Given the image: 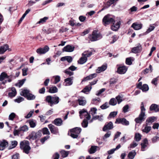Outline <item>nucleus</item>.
<instances>
[{"label":"nucleus","instance_id":"obj_23","mask_svg":"<svg viewBox=\"0 0 159 159\" xmlns=\"http://www.w3.org/2000/svg\"><path fill=\"white\" fill-rule=\"evenodd\" d=\"M131 27L135 30H138L142 28V24H138L137 22L134 23L132 24Z\"/></svg>","mask_w":159,"mask_h":159},{"label":"nucleus","instance_id":"obj_22","mask_svg":"<svg viewBox=\"0 0 159 159\" xmlns=\"http://www.w3.org/2000/svg\"><path fill=\"white\" fill-rule=\"evenodd\" d=\"M48 127L51 133L53 134H56L58 132V129L57 128L55 127L52 124H49L48 125Z\"/></svg>","mask_w":159,"mask_h":159},{"label":"nucleus","instance_id":"obj_19","mask_svg":"<svg viewBox=\"0 0 159 159\" xmlns=\"http://www.w3.org/2000/svg\"><path fill=\"white\" fill-rule=\"evenodd\" d=\"M127 68L125 66H120L117 68V72L120 74H124L126 71Z\"/></svg>","mask_w":159,"mask_h":159},{"label":"nucleus","instance_id":"obj_62","mask_svg":"<svg viewBox=\"0 0 159 159\" xmlns=\"http://www.w3.org/2000/svg\"><path fill=\"white\" fill-rule=\"evenodd\" d=\"M100 101V99L99 98L93 99L91 101V103L93 104L97 103Z\"/></svg>","mask_w":159,"mask_h":159},{"label":"nucleus","instance_id":"obj_24","mask_svg":"<svg viewBox=\"0 0 159 159\" xmlns=\"http://www.w3.org/2000/svg\"><path fill=\"white\" fill-rule=\"evenodd\" d=\"M73 77L68 78L65 80V82L66 83L65 85L66 86H70L72 85L73 84Z\"/></svg>","mask_w":159,"mask_h":159},{"label":"nucleus","instance_id":"obj_6","mask_svg":"<svg viewBox=\"0 0 159 159\" xmlns=\"http://www.w3.org/2000/svg\"><path fill=\"white\" fill-rule=\"evenodd\" d=\"M145 110H141L139 117L135 119L134 120L136 123L141 124L145 120L146 118Z\"/></svg>","mask_w":159,"mask_h":159},{"label":"nucleus","instance_id":"obj_26","mask_svg":"<svg viewBox=\"0 0 159 159\" xmlns=\"http://www.w3.org/2000/svg\"><path fill=\"white\" fill-rule=\"evenodd\" d=\"M16 94V92L15 88L12 87L11 89V91L8 93V96L11 97L12 98L15 96Z\"/></svg>","mask_w":159,"mask_h":159},{"label":"nucleus","instance_id":"obj_43","mask_svg":"<svg viewBox=\"0 0 159 159\" xmlns=\"http://www.w3.org/2000/svg\"><path fill=\"white\" fill-rule=\"evenodd\" d=\"M141 135L138 133H136L135 134L134 139L137 142L139 141L141 139Z\"/></svg>","mask_w":159,"mask_h":159},{"label":"nucleus","instance_id":"obj_40","mask_svg":"<svg viewBox=\"0 0 159 159\" xmlns=\"http://www.w3.org/2000/svg\"><path fill=\"white\" fill-rule=\"evenodd\" d=\"M26 98L28 100H33L35 99V96L31 93H29Z\"/></svg>","mask_w":159,"mask_h":159},{"label":"nucleus","instance_id":"obj_10","mask_svg":"<svg viewBox=\"0 0 159 159\" xmlns=\"http://www.w3.org/2000/svg\"><path fill=\"white\" fill-rule=\"evenodd\" d=\"M116 124H121L125 125H128L129 122L125 118H117L115 122Z\"/></svg>","mask_w":159,"mask_h":159},{"label":"nucleus","instance_id":"obj_49","mask_svg":"<svg viewBox=\"0 0 159 159\" xmlns=\"http://www.w3.org/2000/svg\"><path fill=\"white\" fill-rule=\"evenodd\" d=\"M122 98L123 96H121L120 95H118L116 97V99L118 104H120L122 101Z\"/></svg>","mask_w":159,"mask_h":159},{"label":"nucleus","instance_id":"obj_55","mask_svg":"<svg viewBox=\"0 0 159 159\" xmlns=\"http://www.w3.org/2000/svg\"><path fill=\"white\" fill-rule=\"evenodd\" d=\"M111 38L112 39V40L110 42L111 44L114 43L119 38V37L116 35H113Z\"/></svg>","mask_w":159,"mask_h":159},{"label":"nucleus","instance_id":"obj_53","mask_svg":"<svg viewBox=\"0 0 159 159\" xmlns=\"http://www.w3.org/2000/svg\"><path fill=\"white\" fill-rule=\"evenodd\" d=\"M53 77L55 79L54 84H57L60 80V77L59 75L54 76H53Z\"/></svg>","mask_w":159,"mask_h":159},{"label":"nucleus","instance_id":"obj_9","mask_svg":"<svg viewBox=\"0 0 159 159\" xmlns=\"http://www.w3.org/2000/svg\"><path fill=\"white\" fill-rule=\"evenodd\" d=\"M49 49L48 46H45L43 48H39L37 49L36 52L39 54H44L48 52Z\"/></svg>","mask_w":159,"mask_h":159},{"label":"nucleus","instance_id":"obj_8","mask_svg":"<svg viewBox=\"0 0 159 159\" xmlns=\"http://www.w3.org/2000/svg\"><path fill=\"white\" fill-rule=\"evenodd\" d=\"M42 131L39 130L38 132H33L28 136L29 139L34 140L37 138L40 137L42 135Z\"/></svg>","mask_w":159,"mask_h":159},{"label":"nucleus","instance_id":"obj_11","mask_svg":"<svg viewBox=\"0 0 159 159\" xmlns=\"http://www.w3.org/2000/svg\"><path fill=\"white\" fill-rule=\"evenodd\" d=\"M101 36V35L98 33L97 31L94 30L93 32L92 37L90 38V40L92 41H96L99 39Z\"/></svg>","mask_w":159,"mask_h":159},{"label":"nucleus","instance_id":"obj_35","mask_svg":"<svg viewBox=\"0 0 159 159\" xmlns=\"http://www.w3.org/2000/svg\"><path fill=\"white\" fill-rule=\"evenodd\" d=\"M136 154L135 152L134 151H132L129 153L128 157L130 159H133L134 158Z\"/></svg>","mask_w":159,"mask_h":159},{"label":"nucleus","instance_id":"obj_16","mask_svg":"<svg viewBox=\"0 0 159 159\" xmlns=\"http://www.w3.org/2000/svg\"><path fill=\"white\" fill-rule=\"evenodd\" d=\"M157 119L156 117L155 116H151L148 117L146 121V125H151L152 124L156 121Z\"/></svg>","mask_w":159,"mask_h":159},{"label":"nucleus","instance_id":"obj_42","mask_svg":"<svg viewBox=\"0 0 159 159\" xmlns=\"http://www.w3.org/2000/svg\"><path fill=\"white\" fill-rule=\"evenodd\" d=\"M117 81V79L115 78H111L110 80V86H111L112 85L116 83Z\"/></svg>","mask_w":159,"mask_h":159},{"label":"nucleus","instance_id":"obj_5","mask_svg":"<svg viewBox=\"0 0 159 159\" xmlns=\"http://www.w3.org/2000/svg\"><path fill=\"white\" fill-rule=\"evenodd\" d=\"M89 56V52H84L82 54V57L78 61V63L80 64H83L86 62L87 57Z\"/></svg>","mask_w":159,"mask_h":159},{"label":"nucleus","instance_id":"obj_1","mask_svg":"<svg viewBox=\"0 0 159 159\" xmlns=\"http://www.w3.org/2000/svg\"><path fill=\"white\" fill-rule=\"evenodd\" d=\"M59 98L56 95L53 96L49 95L46 97V101L51 106L58 104L59 102Z\"/></svg>","mask_w":159,"mask_h":159},{"label":"nucleus","instance_id":"obj_2","mask_svg":"<svg viewBox=\"0 0 159 159\" xmlns=\"http://www.w3.org/2000/svg\"><path fill=\"white\" fill-rule=\"evenodd\" d=\"M20 147L23 150L24 152L27 154L29 153V151L30 149V148L29 146V143L26 140H24L20 142Z\"/></svg>","mask_w":159,"mask_h":159},{"label":"nucleus","instance_id":"obj_27","mask_svg":"<svg viewBox=\"0 0 159 159\" xmlns=\"http://www.w3.org/2000/svg\"><path fill=\"white\" fill-rule=\"evenodd\" d=\"M100 149V148L98 146H92L90 148V154H93L97 151L99 150Z\"/></svg>","mask_w":159,"mask_h":159},{"label":"nucleus","instance_id":"obj_54","mask_svg":"<svg viewBox=\"0 0 159 159\" xmlns=\"http://www.w3.org/2000/svg\"><path fill=\"white\" fill-rule=\"evenodd\" d=\"M15 77L12 74L9 75H7V79H8L7 81L10 82L12 80L15 79Z\"/></svg>","mask_w":159,"mask_h":159},{"label":"nucleus","instance_id":"obj_7","mask_svg":"<svg viewBox=\"0 0 159 159\" xmlns=\"http://www.w3.org/2000/svg\"><path fill=\"white\" fill-rule=\"evenodd\" d=\"M81 129L79 127H76L71 130V136L73 138H76L80 133Z\"/></svg>","mask_w":159,"mask_h":159},{"label":"nucleus","instance_id":"obj_46","mask_svg":"<svg viewBox=\"0 0 159 159\" xmlns=\"http://www.w3.org/2000/svg\"><path fill=\"white\" fill-rule=\"evenodd\" d=\"M138 145V143L134 141L131 143L129 146L128 147V148L129 150H131V148H133L136 147Z\"/></svg>","mask_w":159,"mask_h":159},{"label":"nucleus","instance_id":"obj_33","mask_svg":"<svg viewBox=\"0 0 159 159\" xmlns=\"http://www.w3.org/2000/svg\"><path fill=\"white\" fill-rule=\"evenodd\" d=\"M78 101L79 105L82 106L84 105L86 102L85 98L84 97L80 98L78 99Z\"/></svg>","mask_w":159,"mask_h":159},{"label":"nucleus","instance_id":"obj_57","mask_svg":"<svg viewBox=\"0 0 159 159\" xmlns=\"http://www.w3.org/2000/svg\"><path fill=\"white\" fill-rule=\"evenodd\" d=\"M43 134H50V133L48 130V129L47 128H44L43 129Z\"/></svg>","mask_w":159,"mask_h":159},{"label":"nucleus","instance_id":"obj_14","mask_svg":"<svg viewBox=\"0 0 159 159\" xmlns=\"http://www.w3.org/2000/svg\"><path fill=\"white\" fill-rule=\"evenodd\" d=\"M142 50L141 45L139 43L137 47L132 48L131 52L134 53H137L140 52Z\"/></svg>","mask_w":159,"mask_h":159},{"label":"nucleus","instance_id":"obj_34","mask_svg":"<svg viewBox=\"0 0 159 159\" xmlns=\"http://www.w3.org/2000/svg\"><path fill=\"white\" fill-rule=\"evenodd\" d=\"M149 125H146L144 129L142 130L143 132L148 133L151 130V127L150 126H148Z\"/></svg>","mask_w":159,"mask_h":159},{"label":"nucleus","instance_id":"obj_12","mask_svg":"<svg viewBox=\"0 0 159 159\" xmlns=\"http://www.w3.org/2000/svg\"><path fill=\"white\" fill-rule=\"evenodd\" d=\"M112 24H113V25L111 26V29L113 31H117L120 28V21L116 22L115 20V22H113Z\"/></svg>","mask_w":159,"mask_h":159},{"label":"nucleus","instance_id":"obj_25","mask_svg":"<svg viewBox=\"0 0 159 159\" xmlns=\"http://www.w3.org/2000/svg\"><path fill=\"white\" fill-rule=\"evenodd\" d=\"M107 64L103 65L101 67H99L97 69L96 72L97 73H99L102 72L105 70L107 68Z\"/></svg>","mask_w":159,"mask_h":159},{"label":"nucleus","instance_id":"obj_29","mask_svg":"<svg viewBox=\"0 0 159 159\" xmlns=\"http://www.w3.org/2000/svg\"><path fill=\"white\" fill-rule=\"evenodd\" d=\"M153 70V69L152 66L151 65H150L149 66V68H146L143 70V72L144 74H146L149 72L152 73Z\"/></svg>","mask_w":159,"mask_h":159},{"label":"nucleus","instance_id":"obj_51","mask_svg":"<svg viewBox=\"0 0 159 159\" xmlns=\"http://www.w3.org/2000/svg\"><path fill=\"white\" fill-rule=\"evenodd\" d=\"M117 111H113L111 112L108 117V118H113L115 117L117 114Z\"/></svg>","mask_w":159,"mask_h":159},{"label":"nucleus","instance_id":"obj_60","mask_svg":"<svg viewBox=\"0 0 159 159\" xmlns=\"http://www.w3.org/2000/svg\"><path fill=\"white\" fill-rule=\"evenodd\" d=\"M64 72L66 73V74L68 75H69V76H71L74 74V72L71 71L69 69H66L65 70Z\"/></svg>","mask_w":159,"mask_h":159},{"label":"nucleus","instance_id":"obj_31","mask_svg":"<svg viewBox=\"0 0 159 159\" xmlns=\"http://www.w3.org/2000/svg\"><path fill=\"white\" fill-rule=\"evenodd\" d=\"M30 93V91L28 90L24 89L22 90L20 92V95L26 98Z\"/></svg>","mask_w":159,"mask_h":159},{"label":"nucleus","instance_id":"obj_17","mask_svg":"<svg viewBox=\"0 0 159 159\" xmlns=\"http://www.w3.org/2000/svg\"><path fill=\"white\" fill-rule=\"evenodd\" d=\"M113 128V124L111 122H110L107 124H105L103 127L102 130L103 131H105L107 130H110Z\"/></svg>","mask_w":159,"mask_h":159},{"label":"nucleus","instance_id":"obj_21","mask_svg":"<svg viewBox=\"0 0 159 159\" xmlns=\"http://www.w3.org/2000/svg\"><path fill=\"white\" fill-rule=\"evenodd\" d=\"M148 145V142L147 139H144L143 143H141V150L143 151H145Z\"/></svg>","mask_w":159,"mask_h":159},{"label":"nucleus","instance_id":"obj_63","mask_svg":"<svg viewBox=\"0 0 159 159\" xmlns=\"http://www.w3.org/2000/svg\"><path fill=\"white\" fill-rule=\"evenodd\" d=\"M125 63L128 65H131L132 62L131 61V59L130 58H127L126 59Z\"/></svg>","mask_w":159,"mask_h":159},{"label":"nucleus","instance_id":"obj_36","mask_svg":"<svg viewBox=\"0 0 159 159\" xmlns=\"http://www.w3.org/2000/svg\"><path fill=\"white\" fill-rule=\"evenodd\" d=\"M58 91V89L56 87L53 86L50 88L49 92L51 93H55Z\"/></svg>","mask_w":159,"mask_h":159},{"label":"nucleus","instance_id":"obj_13","mask_svg":"<svg viewBox=\"0 0 159 159\" xmlns=\"http://www.w3.org/2000/svg\"><path fill=\"white\" fill-rule=\"evenodd\" d=\"M80 116L81 119L83 118L84 116L86 117L88 120L89 119V114L85 110H82L79 111Z\"/></svg>","mask_w":159,"mask_h":159},{"label":"nucleus","instance_id":"obj_59","mask_svg":"<svg viewBox=\"0 0 159 159\" xmlns=\"http://www.w3.org/2000/svg\"><path fill=\"white\" fill-rule=\"evenodd\" d=\"M158 106L157 105L153 104L150 106L149 109H157L159 108Z\"/></svg>","mask_w":159,"mask_h":159},{"label":"nucleus","instance_id":"obj_28","mask_svg":"<svg viewBox=\"0 0 159 159\" xmlns=\"http://www.w3.org/2000/svg\"><path fill=\"white\" fill-rule=\"evenodd\" d=\"M8 143L5 140L0 142V150H3L8 145Z\"/></svg>","mask_w":159,"mask_h":159},{"label":"nucleus","instance_id":"obj_56","mask_svg":"<svg viewBox=\"0 0 159 159\" xmlns=\"http://www.w3.org/2000/svg\"><path fill=\"white\" fill-rule=\"evenodd\" d=\"M48 19V18L47 17H45L43 18H41L40 19V20L38 22L39 24H43Z\"/></svg>","mask_w":159,"mask_h":159},{"label":"nucleus","instance_id":"obj_39","mask_svg":"<svg viewBox=\"0 0 159 159\" xmlns=\"http://www.w3.org/2000/svg\"><path fill=\"white\" fill-rule=\"evenodd\" d=\"M60 153L62 157L65 158L67 157L69 154L68 151H66L65 150H62L60 151Z\"/></svg>","mask_w":159,"mask_h":159},{"label":"nucleus","instance_id":"obj_61","mask_svg":"<svg viewBox=\"0 0 159 159\" xmlns=\"http://www.w3.org/2000/svg\"><path fill=\"white\" fill-rule=\"evenodd\" d=\"M28 127L26 125H25L21 127L20 128V131H28Z\"/></svg>","mask_w":159,"mask_h":159},{"label":"nucleus","instance_id":"obj_38","mask_svg":"<svg viewBox=\"0 0 159 159\" xmlns=\"http://www.w3.org/2000/svg\"><path fill=\"white\" fill-rule=\"evenodd\" d=\"M141 88L140 89L142 90L143 92H146L149 89L148 85L146 84H143Z\"/></svg>","mask_w":159,"mask_h":159},{"label":"nucleus","instance_id":"obj_50","mask_svg":"<svg viewBox=\"0 0 159 159\" xmlns=\"http://www.w3.org/2000/svg\"><path fill=\"white\" fill-rule=\"evenodd\" d=\"M152 141L153 143H155L159 140V135H157L152 139Z\"/></svg>","mask_w":159,"mask_h":159},{"label":"nucleus","instance_id":"obj_45","mask_svg":"<svg viewBox=\"0 0 159 159\" xmlns=\"http://www.w3.org/2000/svg\"><path fill=\"white\" fill-rule=\"evenodd\" d=\"M88 120L87 119H84L81 123L83 127L86 128L87 127L88 125Z\"/></svg>","mask_w":159,"mask_h":159},{"label":"nucleus","instance_id":"obj_20","mask_svg":"<svg viewBox=\"0 0 159 159\" xmlns=\"http://www.w3.org/2000/svg\"><path fill=\"white\" fill-rule=\"evenodd\" d=\"M75 47L74 46H71L70 45H67L65 46L63 49V52H72L74 49Z\"/></svg>","mask_w":159,"mask_h":159},{"label":"nucleus","instance_id":"obj_48","mask_svg":"<svg viewBox=\"0 0 159 159\" xmlns=\"http://www.w3.org/2000/svg\"><path fill=\"white\" fill-rule=\"evenodd\" d=\"M25 80H26L25 79H23L22 80L20 81L18 83L16 84V85L19 88H20L23 85Z\"/></svg>","mask_w":159,"mask_h":159},{"label":"nucleus","instance_id":"obj_44","mask_svg":"<svg viewBox=\"0 0 159 159\" xmlns=\"http://www.w3.org/2000/svg\"><path fill=\"white\" fill-rule=\"evenodd\" d=\"M24 98L20 96L17 97L16 98L14 99V101L17 103H20L24 100Z\"/></svg>","mask_w":159,"mask_h":159},{"label":"nucleus","instance_id":"obj_15","mask_svg":"<svg viewBox=\"0 0 159 159\" xmlns=\"http://www.w3.org/2000/svg\"><path fill=\"white\" fill-rule=\"evenodd\" d=\"M7 79V74L5 72H2L0 75V81H2V84H5L7 81L4 80Z\"/></svg>","mask_w":159,"mask_h":159},{"label":"nucleus","instance_id":"obj_32","mask_svg":"<svg viewBox=\"0 0 159 159\" xmlns=\"http://www.w3.org/2000/svg\"><path fill=\"white\" fill-rule=\"evenodd\" d=\"M62 120L61 118L55 119L54 121V123L57 126H61L62 124Z\"/></svg>","mask_w":159,"mask_h":159},{"label":"nucleus","instance_id":"obj_3","mask_svg":"<svg viewBox=\"0 0 159 159\" xmlns=\"http://www.w3.org/2000/svg\"><path fill=\"white\" fill-rule=\"evenodd\" d=\"M115 22V20L109 14H107L103 17L102 19V23L105 26L112 23Z\"/></svg>","mask_w":159,"mask_h":159},{"label":"nucleus","instance_id":"obj_37","mask_svg":"<svg viewBox=\"0 0 159 159\" xmlns=\"http://www.w3.org/2000/svg\"><path fill=\"white\" fill-rule=\"evenodd\" d=\"M30 125L31 128H34L36 125V121L32 120H30L29 121Z\"/></svg>","mask_w":159,"mask_h":159},{"label":"nucleus","instance_id":"obj_30","mask_svg":"<svg viewBox=\"0 0 159 159\" xmlns=\"http://www.w3.org/2000/svg\"><path fill=\"white\" fill-rule=\"evenodd\" d=\"M61 60L62 61H66L69 63H70L72 61V58L70 56H66L61 57Z\"/></svg>","mask_w":159,"mask_h":159},{"label":"nucleus","instance_id":"obj_64","mask_svg":"<svg viewBox=\"0 0 159 159\" xmlns=\"http://www.w3.org/2000/svg\"><path fill=\"white\" fill-rule=\"evenodd\" d=\"M16 116V114L14 113H11L9 116V119L11 120H13Z\"/></svg>","mask_w":159,"mask_h":159},{"label":"nucleus","instance_id":"obj_41","mask_svg":"<svg viewBox=\"0 0 159 159\" xmlns=\"http://www.w3.org/2000/svg\"><path fill=\"white\" fill-rule=\"evenodd\" d=\"M17 142L16 141H13L11 142V145L9 147V149H11L15 148L17 145Z\"/></svg>","mask_w":159,"mask_h":159},{"label":"nucleus","instance_id":"obj_47","mask_svg":"<svg viewBox=\"0 0 159 159\" xmlns=\"http://www.w3.org/2000/svg\"><path fill=\"white\" fill-rule=\"evenodd\" d=\"M98 119V120L100 121H102L103 120V116H94L93 118V119L90 120V122H92L93 120H95Z\"/></svg>","mask_w":159,"mask_h":159},{"label":"nucleus","instance_id":"obj_18","mask_svg":"<svg viewBox=\"0 0 159 159\" xmlns=\"http://www.w3.org/2000/svg\"><path fill=\"white\" fill-rule=\"evenodd\" d=\"M11 51V49L9 48V46L7 44H5L0 47V54H3L7 50Z\"/></svg>","mask_w":159,"mask_h":159},{"label":"nucleus","instance_id":"obj_4","mask_svg":"<svg viewBox=\"0 0 159 159\" xmlns=\"http://www.w3.org/2000/svg\"><path fill=\"white\" fill-rule=\"evenodd\" d=\"M117 103V102L115 98H112L111 99L109 103L106 102L104 104L100 106V108L102 109H105L108 108L110 105L115 106Z\"/></svg>","mask_w":159,"mask_h":159},{"label":"nucleus","instance_id":"obj_58","mask_svg":"<svg viewBox=\"0 0 159 159\" xmlns=\"http://www.w3.org/2000/svg\"><path fill=\"white\" fill-rule=\"evenodd\" d=\"M89 91V87L87 86L84 88L81 91V92L86 94H88Z\"/></svg>","mask_w":159,"mask_h":159},{"label":"nucleus","instance_id":"obj_52","mask_svg":"<svg viewBox=\"0 0 159 159\" xmlns=\"http://www.w3.org/2000/svg\"><path fill=\"white\" fill-rule=\"evenodd\" d=\"M155 27V26L150 25V26L149 28L147 30V31L145 32V34H147L148 33H149L150 32L152 31L154 29Z\"/></svg>","mask_w":159,"mask_h":159}]
</instances>
